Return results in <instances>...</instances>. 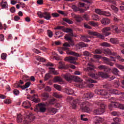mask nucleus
I'll use <instances>...</instances> for the list:
<instances>
[{
	"instance_id": "obj_1",
	"label": "nucleus",
	"mask_w": 124,
	"mask_h": 124,
	"mask_svg": "<svg viewBox=\"0 0 124 124\" xmlns=\"http://www.w3.org/2000/svg\"><path fill=\"white\" fill-rule=\"evenodd\" d=\"M77 58L76 57H72V56H69L66 57L64 59L65 62H68L70 63H73L74 64H78V63L74 61H76Z\"/></svg>"
},
{
	"instance_id": "obj_2",
	"label": "nucleus",
	"mask_w": 124,
	"mask_h": 124,
	"mask_svg": "<svg viewBox=\"0 0 124 124\" xmlns=\"http://www.w3.org/2000/svg\"><path fill=\"white\" fill-rule=\"evenodd\" d=\"M95 12L98 15H105V16H107L108 17L111 16V14H110V13L106 11H101V10L99 9H95Z\"/></svg>"
},
{
	"instance_id": "obj_3",
	"label": "nucleus",
	"mask_w": 124,
	"mask_h": 124,
	"mask_svg": "<svg viewBox=\"0 0 124 124\" xmlns=\"http://www.w3.org/2000/svg\"><path fill=\"white\" fill-rule=\"evenodd\" d=\"M88 33L90 35H93L94 36H96L98 38H101V39H104V36L96 31H89Z\"/></svg>"
},
{
	"instance_id": "obj_4",
	"label": "nucleus",
	"mask_w": 124,
	"mask_h": 124,
	"mask_svg": "<svg viewBox=\"0 0 124 124\" xmlns=\"http://www.w3.org/2000/svg\"><path fill=\"white\" fill-rule=\"evenodd\" d=\"M94 93L96 94H100V95H103L104 96H106V95H108L107 91L103 90L96 89L94 91Z\"/></svg>"
},
{
	"instance_id": "obj_5",
	"label": "nucleus",
	"mask_w": 124,
	"mask_h": 124,
	"mask_svg": "<svg viewBox=\"0 0 124 124\" xmlns=\"http://www.w3.org/2000/svg\"><path fill=\"white\" fill-rule=\"evenodd\" d=\"M111 31V28L109 27H105L102 30L103 34L105 36H108L111 34V32H108Z\"/></svg>"
},
{
	"instance_id": "obj_6",
	"label": "nucleus",
	"mask_w": 124,
	"mask_h": 124,
	"mask_svg": "<svg viewBox=\"0 0 124 124\" xmlns=\"http://www.w3.org/2000/svg\"><path fill=\"white\" fill-rule=\"evenodd\" d=\"M62 77L68 82H70V81H72L73 79V76L71 75L69 73H66V74L62 75Z\"/></svg>"
},
{
	"instance_id": "obj_7",
	"label": "nucleus",
	"mask_w": 124,
	"mask_h": 124,
	"mask_svg": "<svg viewBox=\"0 0 124 124\" xmlns=\"http://www.w3.org/2000/svg\"><path fill=\"white\" fill-rule=\"evenodd\" d=\"M34 111L35 112H36L37 113H38V112H40V113H45V112H46V108L45 107L38 108V106H36V107L34 109Z\"/></svg>"
},
{
	"instance_id": "obj_8",
	"label": "nucleus",
	"mask_w": 124,
	"mask_h": 124,
	"mask_svg": "<svg viewBox=\"0 0 124 124\" xmlns=\"http://www.w3.org/2000/svg\"><path fill=\"white\" fill-rule=\"evenodd\" d=\"M97 75L99 77H101V78H104V79H107V78H109V75L107 73H104L102 72H99L97 73Z\"/></svg>"
},
{
	"instance_id": "obj_9",
	"label": "nucleus",
	"mask_w": 124,
	"mask_h": 124,
	"mask_svg": "<svg viewBox=\"0 0 124 124\" xmlns=\"http://www.w3.org/2000/svg\"><path fill=\"white\" fill-rule=\"evenodd\" d=\"M22 106L25 109H29V108H31V102L29 101H25L22 104Z\"/></svg>"
},
{
	"instance_id": "obj_10",
	"label": "nucleus",
	"mask_w": 124,
	"mask_h": 124,
	"mask_svg": "<svg viewBox=\"0 0 124 124\" xmlns=\"http://www.w3.org/2000/svg\"><path fill=\"white\" fill-rule=\"evenodd\" d=\"M94 115H102L104 113V110L101 108H98L93 110Z\"/></svg>"
},
{
	"instance_id": "obj_11",
	"label": "nucleus",
	"mask_w": 124,
	"mask_h": 124,
	"mask_svg": "<svg viewBox=\"0 0 124 124\" xmlns=\"http://www.w3.org/2000/svg\"><path fill=\"white\" fill-rule=\"evenodd\" d=\"M101 22L102 25H109L110 24V19L108 18H104L101 20Z\"/></svg>"
},
{
	"instance_id": "obj_12",
	"label": "nucleus",
	"mask_w": 124,
	"mask_h": 124,
	"mask_svg": "<svg viewBox=\"0 0 124 124\" xmlns=\"http://www.w3.org/2000/svg\"><path fill=\"white\" fill-rule=\"evenodd\" d=\"M43 18H44L46 20H50L51 19V14L47 12H44Z\"/></svg>"
},
{
	"instance_id": "obj_13",
	"label": "nucleus",
	"mask_w": 124,
	"mask_h": 124,
	"mask_svg": "<svg viewBox=\"0 0 124 124\" xmlns=\"http://www.w3.org/2000/svg\"><path fill=\"white\" fill-rule=\"evenodd\" d=\"M74 18L76 20V22H77V23H81V22L83 21V18L81 16L75 15L74 16Z\"/></svg>"
},
{
	"instance_id": "obj_14",
	"label": "nucleus",
	"mask_w": 124,
	"mask_h": 124,
	"mask_svg": "<svg viewBox=\"0 0 124 124\" xmlns=\"http://www.w3.org/2000/svg\"><path fill=\"white\" fill-rule=\"evenodd\" d=\"M78 103V101L77 100H74L72 103L71 104V106L72 109H76L77 107V104Z\"/></svg>"
},
{
	"instance_id": "obj_15",
	"label": "nucleus",
	"mask_w": 124,
	"mask_h": 124,
	"mask_svg": "<svg viewBox=\"0 0 124 124\" xmlns=\"http://www.w3.org/2000/svg\"><path fill=\"white\" fill-rule=\"evenodd\" d=\"M113 74L116 76H120V71L116 68H113L112 70Z\"/></svg>"
},
{
	"instance_id": "obj_16",
	"label": "nucleus",
	"mask_w": 124,
	"mask_h": 124,
	"mask_svg": "<svg viewBox=\"0 0 124 124\" xmlns=\"http://www.w3.org/2000/svg\"><path fill=\"white\" fill-rule=\"evenodd\" d=\"M97 105H99L100 106V109L101 110H104V112H105V108H106V105L101 102H97Z\"/></svg>"
},
{
	"instance_id": "obj_17",
	"label": "nucleus",
	"mask_w": 124,
	"mask_h": 124,
	"mask_svg": "<svg viewBox=\"0 0 124 124\" xmlns=\"http://www.w3.org/2000/svg\"><path fill=\"white\" fill-rule=\"evenodd\" d=\"M64 39L65 40H67V41H69L70 43H72V44H74V41L71 39V37H69L67 34H66V35L64 36Z\"/></svg>"
},
{
	"instance_id": "obj_18",
	"label": "nucleus",
	"mask_w": 124,
	"mask_h": 124,
	"mask_svg": "<svg viewBox=\"0 0 124 124\" xmlns=\"http://www.w3.org/2000/svg\"><path fill=\"white\" fill-rule=\"evenodd\" d=\"M110 42L112 44H119V40L117 38H111L110 39Z\"/></svg>"
},
{
	"instance_id": "obj_19",
	"label": "nucleus",
	"mask_w": 124,
	"mask_h": 124,
	"mask_svg": "<svg viewBox=\"0 0 124 124\" xmlns=\"http://www.w3.org/2000/svg\"><path fill=\"white\" fill-rule=\"evenodd\" d=\"M59 63L60 64L58 67L59 69H65V63L64 62H60Z\"/></svg>"
},
{
	"instance_id": "obj_20",
	"label": "nucleus",
	"mask_w": 124,
	"mask_h": 124,
	"mask_svg": "<svg viewBox=\"0 0 124 124\" xmlns=\"http://www.w3.org/2000/svg\"><path fill=\"white\" fill-rule=\"evenodd\" d=\"M66 54H67L68 55H71L72 56H75L76 57L79 56V54L74 51H66Z\"/></svg>"
},
{
	"instance_id": "obj_21",
	"label": "nucleus",
	"mask_w": 124,
	"mask_h": 124,
	"mask_svg": "<svg viewBox=\"0 0 124 124\" xmlns=\"http://www.w3.org/2000/svg\"><path fill=\"white\" fill-rule=\"evenodd\" d=\"M73 80L74 82H76L77 83L82 82V79L81 78L75 76H73Z\"/></svg>"
},
{
	"instance_id": "obj_22",
	"label": "nucleus",
	"mask_w": 124,
	"mask_h": 124,
	"mask_svg": "<svg viewBox=\"0 0 124 124\" xmlns=\"http://www.w3.org/2000/svg\"><path fill=\"white\" fill-rule=\"evenodd\" d=\"M78 46L81 47V48H85V47H88L89 45L85 44L84 42H79L78 44Z\"/></svg>"
},
{
	"instance_id": "obj_23",
	"label": "nucleus",
	"mask_w": 124,
	"mask_h": 124,
	"mask_svg": "<svg viewBox=\"0 0 124 124\" xmlns=\"http://www.w3.org/2000/svg\"><path fill=\"white\" fill-rule=\"evenodd\" d=\"M89 36H82L81 37V40L84 42H90L91 40H89Z\"/></svg>"
},
{
	"instance_id": "obj_24",
	"label": "nucleus",
	"mask_w": 124,
	"mask_h": 124,
	"mask_svg": "<svg viewBox=\"0 0 124 124\" xmlns=\"http://www.w3.org/2000/svg\"><path fill=\"white\" fill-rule=\"evenodd\" d=\"M88 75L90 77H91V78H93V79H98V78L97 77L98 75L97 74H94L93 73H89Z\"/></svg>"
},
{
	"instance_id": "obj_25",
	"label": "nucleus",
	"mask_w": 124,
	"mask_h": 124,
	"mask_svg": "<svg viewBox=\"0 0 124 124\" xmlns=\"http://www.w3.org/2000/svg\"><path fill=\"white\" fill-rule=\"evenodd\" d=\"M48 111L51 114H56L58 112V109L54 108H50L48 109Z\"/></svg>"
},
{
	"instance_id": "obj_26",
	"label": "nucleus",
	"mask_w": 124,
	"mask_h": 124,
	"mask_svg": "<svg viewBox=\"0 0 124 124\" xmlns=\"http://www.w3.org/2000/svg\"><path fill=\"white\" fill-rule=\"evenodd\" d=\"M54 82H62V78L59 77V76H56L54 78Z\"/></svg>"
},
{
	"instance_id": "obj_27",
	"label": "nucleus",
	"mask_w": 124,
	"mask_h": 124,
	"mask_svg": "<svg viewBox=\"0 0 124 124\" xmlns=\"http://www.w3.org/2000/svg\"><path fill=\"white\" fill-rule=\"evenodd\" d=\"M111 27L113 30L115 32H116V33H120V30H119L118 27L115 25H112Z\"/></svg>"
},
{
	"instance_id": "obj_28",
	"label": "nucleus",
	"mask_w": 124,
	"mask_h": 124,
	"mask_svg": "<svg viewBox=\"0 0 124 124\" xmlns=\"http://www.w3.org/2000/svg\"><path fill=\"white\" fill-rule=\"evenodd\" d=\"M66 93H67V94L71 95V94H73V93H74V91H73V90H72L70 88H67L66 90Z\"/></svg>"
},
{
	"instance_id": "obj_29",
	"label": "nucleus",
	"mask_w": 124,
	"mask_h": 124,
	"mask_svg": "<svg viewBox=\"0 0 124 124\" xmlns=\"http://www.w3.org/2000/svg\"><path fill=\"white\" fill-rule=\"evenodd\" d=\"M105 53L106 54H108V55H116V52L112 53V51H111L110 49H105Z\"/></svg>"
},
{
	"instance_id": "obj_30",
	"label": "nucleus",
	"mask_w": 124,
	"mask_h": 124,
	"mask_svg": "<svg viewBox=\"0 0 124 124\" xmlns=\"http://www.w3.org/2000/svg\"><path fill=\"white\" fill-rule=\"evenodd\" d=\"M49 69H50V71H51L54 75H59V72L57 71H55L54 68L49 67Z\"/></svg>"
},
{
	"instance_id": "obj_31",
	"label": "nucleus",
	"mask_w": 124,
	"mask_h": 124,
	"mask_svg": "<svg viewBox=\"0 0 124 124\" xmlns=\"http://www.w3.org/2000/svg\"><path fill=\"white\" fill-rule=\"evenodd\" d=\"M86 95L85 96V98H92V97H93V93H86Z\"/></svg>"
},
{
	"instance_id": "obj_32",
	"label": "nucleus",
	"mask_w": 124,
	"mask_h": 124,
	"mask_svg": "<svg viewBox=\"0 0 124 124\" xmlns=\"http://www.w3.org/2000/svg\"><path fill=\"white\" fill-rule=\"evenodd\" d=\"M17 123H22V122H23V118H22V115H21V114L17 115Z\"/></svg>"
},
{
	"instance_id": "obj_33",
	"label": "nucleus",
	"mask_w": 124,
	"mask_h": 124,
	"mask_svg": "<svg viewBox=\"0 0 124 124\" xmlns=\"http://www.w3.org/2000/svg\"><path fill=\"white\" fill-rule=\"evenodd\" d=\"M103 51V49L97 48L95 50V54H97L98 55H100V54H102Z\"/></svg>"
},
{
	"instance_id": "obj_34",
	"label": "nucleus",
	"mask_w": 124,
	"mask_h": 124,
	"mask_svg": "<svg viewBox=\"0 0 124 124\" xmlns=\"http://www.w3.org/2000/svg\"><path fill=\"white\" fill-rule=\"evenodd\" d=\"M55 101H56V99L55 98L50 99L48 101V105H54V104H55Z\"/></svg>"
},
{
	"instance_id": "obj_35",
	"label": "nucleus",
	"mask_w": 124,
	"mask_h": 124,
	"mask_svg": "<svg viewBox=\"0 0 124 124\" xmlns=\"http://www.w3.org/2000/svg\"><path fill=\"white\" fill-rule=\"evenodd\" d=\"M89 25H91L92 27H98V23L94 22V21H90Z\"/></svg>"
},
{
	"instance_id": "obj_36",
	"label": "nucleus",
	"mask_w": 124,
	"mask_h": 124,
	"mask_svg": "<svg viewBox=\"0 0 124 124\" xmlns=\"http://www.w3.org/2000/svg\"><path fill=\"white\" fill-rule=\"evenodd\" d=\"M63 21L64 22H66V23H67V24H73V21L72 20H71L70 19L66 18H63Z\"/></svg>"
},
{
	"instance_id": "obj_37",
	"label": "nucleus",
	"mask_w": 124,
	"mask_h": 124,
	"mask_svg": "<svg viewBox=\"0 0 124 124\" xmlns=\"http://www.w3.org/2000/svg\"><path fill=\"white\" fill-rule=\"evenodd\" d=\"M88 65L90 66L89 67H87V70L88 71L93 70L94 69V66L91 63H88Z\"/></svg>"
},
{
	"instance_id": "obj_38",
	"label": "nucleus",
	"mask_w": 124,
	"mask_h": 124,
	"mask_svg": "<svg viewBox=\"0 0 124 124\" xmlns=\"http://www.w3.org/2000/svg\"><path fill=\"white\" fill-rule=\"evenodd\" d=\"M43 96L44 97V98L43 99V100H47L48 98H49V93H43Z\"/></svg>"
},
{
	"instance_id": "obj_39",
	"label": "nucleus",
	"mask_w": 124,
	"mask_h": 124,
	"mask_svg": "<svg viewBox=\"0 0 124 124\" xmlns=\"http://www.w3.org/2000/svg\"><path fill=\"white\" fill-rule=\"evenodd\" d=\"M103 47H111V45L107 42H103L101 44Z\"/></svg>"
},
{
	"instance_id": "obj_40",
	"label": "nucleus",
	"mask_w": 124,
	"mask_h": 124,
	"mask_svg": "<svg viewBox=\"0 0 124 124\" xmlns=\"http://www.w3.org/2000/svg\"><path fill=\"white\" fill-rule=\"evenodd\" d=\"M81 109L82 110V112H85L86 113H89V112H90V108H89V107H85L81 108Z\"/></svg>"
},
{
	"instance_id": "obj_41",
	"label": "nucleus",
	"mask_w": 124,
	"mask_h": 124,
	"mask_svg": "<svg viewBox=\"0 0 124 124\" xmlns=\"http://www.w3.org/2000/svg\"><path fill=\"white\" fill-rule=\"evenodd\" d=\"M56 35H59L58 38L60 37H62L63 36V33L61 31H58L55 33Z\"/></svg>"
},
{
	"instance_id": "obj_42",
	"label": "nucleus",
	"mask_w": 124,
	"mask_h": 124,
	"mask_svg": "<svg viewBox=\"0 0 124 124\" xmlns=\"http://www.w3.org/2000/svg\"><path fill=\"white\" fill-rule=\"evenodd\" d=\"M53 95L54 96V97H56V98H62V96L61 94H59L57 93H55L53 94Z\"/></svg>"
},
{
	"instance_id": "obj_43",
	"label": "nucleus",
	"mask_w": 124,
	"mask_h": 124,
	"mask_svg": "<svg viewBox=\"0 0 124 124\" xmlns=\"http://www.w3.org/2000/svg\"><path fill=\"white\" fill-rule=\"evenodd\" d=\"M116 66L117 67V68H119V69H121V70H124V66L120 64H116Z\"/></svg>"
},
{
	"instance_id": "obj_44",
	"label": "nucleus",
	"mask_w": 124,
	"mask_h": 124,
	"mask_svg": "<svg viewBox=\"0 0 124 124\" xmlns=\"http://www.w3.org/2000/svg\"><path fill=\"white\" fill-rule=\"evenodd\" d=\"M104 72L108 73L111 71V68L108 67L107 66H106V67H105V69H104Z\"/></svg>"
},
{
	"instance_id": "obj_45",
	"label": "nucleus",
	"mask_w": 124,
	"mask_h": 124,
	"mask_svg": "<svg viewBox=\"0 0 124 124\" xmlns=\"http://www.w3.org/2000/svg\"><path fill=\"white\" fill-rule=\"evenodd\" d=\"M47 35L48 36L51 38V37H53V32L51 31L50 30H47Z\"/></svg>"
},
{
	"instance_id": "obj_46",
	"label": "nucleus",
	"mask_w": 124,
	"mask_h": 124,
	"mask_svg": "<svg viewBox=\"0 0 124 124\" xmlns=\"http://www.w3.org/2000/svg\"><path fill=\"white\" fill-rule=\"evenodd\" d=\"M83 56H85L86 57H90L91 55H92L90 52L88 51H85L83 52Z\"/></svg>"
},
{
	"instance_id": "obj_47",
	"label": "nucleus",
	"mask_w": 124,
	"mask_h": 124,
	"mask_svg": "<svg viewBox=\"0 0 124 124\" xmlns=\"http://www.w3.org/2000/svg\"><path fill=\"white\" fill-rule=\"evenodd\" d=\"M72 8L73 9L74 11L76 12L77 11H78L79 10V8H78L76 5H73L72 6Z\"/></svg>"
},
{
	"instance_id": "obj_48",
	"label": "nucleus",
	"mask_w": 124,
	"mask_h": 124,
	"mask_svg": "<svg viewBox=\"0 0 124 124\" xmlns=\"http://www.w3.org/2000/svg\"><path fill=\"white\" fill-rule=\"evenodd\" d=\"M50 78H51V75H50V74H46L45 77V81H47V80H49Z\"/></svg>"
},
{
	"instance_id": "obj_49",
	"label": "nucleus",
	"mask_w": 124,
	"mask_h": 124,
	"mask_svg": "<svg viewBox=\"0 0 124 124\" xmlns=\"http://www.w3.org/2000/svg\"><path fill=\"white\" fill-rule=\"evenodd\" d=\"M84 117H86V115L85 114L81 115L80 116L81 121H84V122H87L88 121V118H84Z\"/></svg>"
},
{
	"instance_id": "obj_50",
	"label": "nucleus",
	"mask_w": 124,
	"mask_h": 124,
	"mask_svg": "<svg viewBox=\"0 0 124 124\" xmlns=\"http://www.w3.org/2000/svg\"><path fill=\"white\" fill-rule=\"evenodd\" d=\"M37 15L39 18H43L44 15V13H42L41 12H39L37 13Z\"/></svg>"
},
{
	"instance_id": "obj_51",
	"label": "nucleus",
	"mask_w": 124,
	"mask_h": 124,
	"mask_svg": "<svg viewBox=\"0 0 124 124\" xmlns=\"http://www.w3.org/2000/svg\"><path fill=\"white\" fill-rule=\"evenodd\" d=\"M54 88L58 91H61L62 90V87H61V86L57 84H54Z\"/></svg>"
},
{
	"instance_id": "obj_52",
	"label": "nucleus",
	"mask_w": 124,
	"mask_h": 124,
	"mask_svg": "<svg viewBox=\"0 0 124 124\" xmlns=\"http://www.w3.org/2000/svg\"><path fill=\"white\" fill-rule=\"evenodd\" d=\"M6 57H7L6 53H2L1 55V58L2 60H6Z\"/></svg>"
},
{
	"instance_id": "obj_53",
	"label": "nucleus",
	"mask_w": 124,
	"mask_h": 124,
	"mask_svg": "<svg viewBox=\"0 0 124 124\" xmlns=\"http://www.w3.org/2000/svg\"><path fill=\"white\" fill-rule=\"evenodd\" d=\"M38 106V108L45 107V106H46V104H45V103H41L40 104H38V106Z\"/></svg>"
},
{
	"instance_id": "obj_54",
	"label": "nucleus",
	"mask_w": 124,
	"mask_h": 124,
	"mask_svg": "<svg viewBox=\"0 0 124 124\" xmlns=\"http://www.w3.org/2000/svg\"><path fill=\"white\" fill-rule=\"evenodd\" d=\"M106 66V65H100L98 67V68L100 70H104L105 67Z\"/></svg>"
},
{
	"instance_id": "obj_55",
	"label": "nucleus",
	"mask_w": 124,
	"mask_h": 124,
	"mask_svg": "<svg viewBox=\"0 0 124 124\" xmlns=\"http://www.w3.org/2000/svg\"><path fill=\"white\" fill-rule=\"evenodd\" d=\"M83 18L85 19L86 21H89V20H90V17L89 16L87 15V14H84V15L83 16Z\"/></svg>"
},
{
	"instance_id": "obj_56",
	"label": "nucleus",
	"mask_w": 124,
	"mask_h": 124,
	"mask_svg": "<svg viewBox=\"0 0 124 124\" xmlns=\"http://www.w3.org/2000/svg\"><path fill=\"white\" fill-rule=\"evenodd\" d=\"M10 11H11V13H15L16 11V8L15 7H12L10 9Z\"/></svg>"
},
{
	"instance_id": "obj_57",
	"label": "nucleus",
	"mask_w": 124,
	"mask_h": 124,
	"mask_svg": "<svg viewBox=\"0 0 124 124\" xmlns=\"http://www.w3.org/2000/svg\"><path fill=\"white\" fill-rule=\"evenodd\" d=\"M20 92H19V90H17V89H15L13 91V93L15 95H18V94H19V93Z\"/></svg>"
},
{
	"instance_id": "obj_58",
	"label": "nucleus",
	"mask_w": 124,
	"mask_h": 124,
	"mask_svg": "<svg viewBox=\"0 0 124 124\" xmlns=\"http://www.w3.org/2000/svg\"><path fill=\"white\" fill-rule=\"evenodd\" d=\"M51 16H52V17H57L60 16V15L57 13H52L51 14Z\"/></svg>"
},
{
	"instance_id": "obj_59",
	"label": "nucleus",
	"mask_w": 124,
	"mask_h": 124,
	"mask_svg": "<svg viewBox=\"0 0 124 124\" xmlns=\"http://www.w3.org/2000/svg\"><path fill=\"white\" fill-rule=\"evenodd\" d=\"M33 102H35V103H38V102H40V99L39 98H34L33 99Z\"/></svg>"
},
{
	"instance_id": "obj_60",
	"label": "nucleus",
	"mask_w": 124,
	"mask_h": 124,
	"mask_svg": "<svg viewBox=\"0 0 124 124\" xmlns=\"http://www.w3.org/2000/svg\"><path fill=\"white\" fill-rule=\"evenodd\" d=\"M4 103L5 104H10V103H11V101L9 99H5L4 100Z\"/></svg>"
},
{
	"instance_id": "obj_61",
	"label": "nucleus",
	"mask_w": 124,
	"mask_h": 124,
	"mask_svg": "<svg viewBox=\"0 0 124 124\" xmlns=\"http://www.w3.org/2000/svg\"><path fill=\"white\" fill-rule=\"evenodd\" d=\"M85 3L82 2H79L78 4L79 7H84L85 6Z\"/></svg>"
},
{
	"instance_id": "obj_62",
	"label": "nucleus",
	"mask_w": 124,
	"mask_h": 124,
	"mask_svg": "<svg viewBox=\"0 0 124 124\" xmlns=\"http://www.w3.org/2000/svg\"><path fill=\"white\" fill-rule=\"evenodd\" d=\"M65 32H71V31H73L72 29H69L68 28H67L65 29Z\"/></svg>"
},
{
	"instance_id": "obj_63",
	"label": "nucleus",
	"mask_w": 124,
	"mask_h": 124,
	"mask_svg": "<svg viewBox=\"0 0 124 124\" xmlns=\"http://www.w3.org/2000/svg\"><path fill=\"white\" fill-rule=\"evenodd\" d=\"M117 59H118L119 61H120V62H124V59H122V57H121V56H117Z\"/></svg>"
},
{
	"instance_id": "obj_64",
	"label": "nucleus",
	"mask_w": 124,
	"mask_h": 124,
	"mask_svg": "<svg viewBox=\"0 0 124 124\" xmlns=\"http://www.w3.org/2000/svg\"><path fill=\"white\" fill-rule=\"evenodd\" d=\"M118 108H120V109H122V110H124V105L122 104H119L118 106Z\"/></svg>"
}]
</instances>
